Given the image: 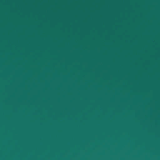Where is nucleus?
<instances>
[{
    "label": "nucleus",
    "mask_w": 160,
    "mask_h": 160,
    "mask_svg": "<svg viewBox=\"0 0 160 160\" xmlns=\"http://www.w3.org/2000/svg\"><path fill=\"white\" fill-rule=\"evenodd\" d=\"M16 51H1V54L3 52H16ZM1 100H4L1 96ZM4 100H11V99H5ZM11 100H12L11 99ZM12 100H13L12 99ZM13 100H14V99ZM14 100H16L15 99Z\"/></svg>",
    "instance_id": "obj_1"
}]
</instances>
